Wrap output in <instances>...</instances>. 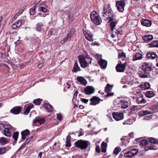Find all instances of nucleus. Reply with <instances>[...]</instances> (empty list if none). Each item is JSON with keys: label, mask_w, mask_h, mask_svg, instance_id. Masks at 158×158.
<instances>
[{"label": "nucleus", "mask_w": 158, "mask_h": 158, "mask_svg": "<svg viewBox=\"0 0 158 158\" xmlns=\"http://www.w3.org/2000/svg\"><path fill=\"white\" fill-rule=\"evenodd\" d=\"M102 14L103 17L106 19H109L110 22H111L114 21V17L115 15L111 9L110 4L105 5Z\"/></svg>", "instance_id": "1"}, {"label": "nucleus", "mask_w": 158, "mask_h": 158, "mask_svg": "<svg viewBox=\"0 0 158 158\" xmlns=\"http://www.w3.org/2000/svg\"><path fill=\"white\" fill-rule=\"evenodd\" d=\"M141 69L145 73L139 74V77L141 78L148 77L149 76V72L153 69L152 65L149 63L144 62L141 65Z\"/></svg>", "instance_id": "2"}, {"label": "nucleus", "mask_w": 158, "mask_h": 158, "mask_svg": "<svg viewBox=\"0 0 158 158\" xmlns=\"http://www.w3.org/2000/svg\"><path fill=\"white\" fill-rule=\"evenodd\" d=\"M90 17L92 21L96 25H99L101 23L102 20L101 17L96 11H92L90 13Z\"/></svg>", "instance_id": "3"}, {"label": "nucleus", "mask_w": 158, "mask_h": 158, "mask_svg": "<svg viewBox=\"0 0 158 158\" xmlns=\"http://www.w3.org/2000/svg\"><path fill=\"white\" fill-rule=\"evenodd\" d=\"M90 145V143L89 141L81 139L77 140L74 143L75 147L82 150L86 149Z\"/></svg>", "instance_id": "4"}, {"label": "nucleus", "mask_w": 158, "mask_h": 158, "mask_svg": "<svg viewBox=\"0 0 158 158\" xmlns=\"http://www.w3.org/2000/svg\"><path fill=\"white\" fill-rule=\"evenodd\" d=\"M118 21V20H115L111 22L110 24L111 30L114 32L117 35L120 36L123 33V31L120 27L118 28H115L116 25L117 24Z\"/></svg>", "instance_id": "5"}, {"label": "nucleus", "mask_w": 158, "mask_h": 158, "mask_svg": "<svg viewBox=\"0 0 158 158\" xmlns=\"http://www.w3.org/2000/svg\"><path fill=\"white\" fill-rule=\"evenodd\" d=\"M15 130L11 125H8L2 133L5 135L10 137Z\"/></svg>", "instance_id": "6"}, {"label": "nucleus", "mask_w": 158, "mask_h": 158, "mask_svg": "<svg viewBox=\"0 0 158 158\" xmlns=\"http://www.w3.org/2000/svg\"><path fill=\"white\" fill-rule=\"evenodd\" d=\"M78 59L80 63L81 66L83 68H85L87 67L89 64H91L89 62V60H88L87 59L84 57L79 55L78 56Z\"/></svg>", "instance_id": "7"}, {"label": "nucleus", "mask_w": 158, "mask_h": 158, "mask_svg": "<svg viewBox=\"0 0 158 158\" xmlns=\"http://www.w3.org/2000/svg\"><path fill=\"white\" fill-rule=\"evenodd\" d=\"M36 5L37 6L39 12H41L44 13L47 12L48 9L47 7H45L46 5L44 2L39 1L36 3Z\"/></svg>", "instance_id": "8"}, {"label": "nucleus", "mask_w": 158, "mask_h": 158, "mask_svg": "<svg viewBox=\"0 0 158 158\" xmlns=\"http://www.w3.org/2000/svg\"><path fill=\"white\" fill-rule=\"evenodd\" d=\"M125 0H119L116 1V6L118 10L120 12H123L124 11L125 6Z\"/></svg>", "instance_id": "9"}, {"label": "nucleus", "mask_w": 158, "mask_h": 158, "mask_svg": "<svg viewBox=\"0 0 158 158\" xmlns=\"http://www.w3.org/2000/svg\"><path fill=\"white\" fill-rule=\"evenodd\" d=\"M133 99L138 104L145 103L146 101L143 98L142 94L139 93L137 96H135L132 97Z\"/></svg>", "instance_id": "10"}, {"label": "nucleus", "mask_w": 158, "mask_h": 158, "mask_svg": "<svg viewBox=\"0 0 158 158\" xmlns=\"http://www.w3.org/2000/svg\"><path fill=\"white\" fill-rule=\"evenodd\" d=\"M82 32L83 35L85 38L89 41H93V34L89 30H86L85 28L83 29L82 30Z\"/></svg>", "instance_id": "11"}, {"label": "nucleus", "mask_w": 158, "mask_h": 158, "mask_svg": "<svg viewBox=\"0 0 158 158\" xmlns=\"http://www.w3.org/2000/svg\"><path fill=\"white\" fill-rule=\"evenodd\" d=\"M112 115L114 118L117 121L121 120L124 118V115L123 113L114 112L113 113Z\"/></svg>", "instance_id": "12"}, {"label": "nucleus", "mask_w": 158, "mask_h": 158, "mask_svg": "<svg viewBox=\"0 0 158 158\" xmlns=\"http://www.w3.org/2000/svg\"><path fill=\"white\" fill-rule=\"evenodd\" d=\"M138 152V150L137 149H133L125 153L124 154V156L126 157H132L137 154Z\"/></svg>", "instance_id": "13"}, {"label": "nucleus", "mask_w": 158, "mask_h": 158, "mask_svg": "<svg viewBox=\"0 0 158 158\" xmlns=\"http://www.w3.org/2000/svg\"><path fill=\"white\" fill-rule=\"evenodd\" d=\"M126 67L125 63L122 64L121 63L118 64L116 67V69L117 72H123Z\"/></svg>", "instance_id": "14"}, {"label": "nucleus", "mask_w": 158, "mask_h": 158, "mask_svg": "<svg viewBox=\"0 0 158 158\" xmlns=\"http://www.w3.org/2000/svg\"><path fill=\"white\" fill-rule=\"evenodd\" d=\"M90 100L91 102L90 103V105L95 106L99 103L101 99L99 97L94 96L91 98Z\"/></svg>", "instance_id": "15"}, {"label": "nucleus", "mask_w": 158, "mask_h": 158, "mask_svg": "<svg viewBox=\"0 0 158 158\" xmlns=\"http://www.w3.org/2000/svg\"><path fill=\"white\" fill-rule=\"evenodd\" d=\"M95 92V89L92 86H88L84 89V92L85 94L89 95L94 93Z\"/></svg>", "instance_id": "16"}, {"label": "nucleus", "mask_w": 158, "mask_h": 158, "mask_svg": "<svg viewBox=\"0 0 158 158\" xmlns=\"http://www.w3.org/2000/svg\"><path fill=\"white\" fill-rule=\"evenodd\" d=\"M112 89V87L111 85L108 84L105 89V92L107 93V94L106 96V97H109L114 95L113 93H110Z\"/></svg>", "instance_id": "17"}, {"label": "nucleus", "mask_w": 158, "mask_h": 158, "mask_svg": "<svg viewBox=\"0 0 158 158\" xmlns=\"http://www.w3.org/2000/svg\"><path fill=\"white\" fill-rule=\"evenodd\" d=\"M142 25L146 27H150L152 25V22L148 19H143L141 20Z\"/></svg>", "instance_id": "18"}, {"label": "nucleus", "mask_w": 158, "mask_h": 158, "mask_svg": "<svg viewBox=\"0 0 158 158\" xmlns=\"http://www.w3.org/2000/svg\"><path fill=\"white\" fill-rule=\"evenodd\" d=\"M119 104L121 106L122 109H126L128 107L130 103L127 100H121L119 101Z\"/></svg>", "instance_id": "19"}, {"label": "nucleus", "mask_w": 158, "mask_h": 158, "mask_svg": "<svg viewBox=\"0 0 158 158\" xmlns=\"http://www.w3.org/2000/svg\"><path fill=\"white\" fill-rule=\"evenodd\" d=\"M21 109V107L15 106L10 111L11 113L15 114H18L20 113Z\"/></svg>", "instance_id": "20"}, {"label": "nucleus", "mask_w": 158, "mask_h": 158, "mask_svg": "<svg viewBox=\"0 0 158 158\" xmlns=\"http://www.w3.org/2000/svg\"><path fill=\"white\" fill-rule=\"evenodd\" d=\"M98 63L103 69H105L107 66V61L106 60L102 59H101L98 61Z\"/></svg>", "instance_id": "21"}, {"label": "nucleus", "mask_w": 158, "mask_h": 158, "mask_svg": "<svg viewBox=\"0 0 158 158\" xmlns=\"http://www.w3.org/2000/svg\"><path fill=\"white\" fill-rule=\"evenodd\" d=\"M146 57L148 59L153 60L157 57V55L155 52L150 51L148 52Z\"/></svg>", "instance_id": "22"}, {"label": "nucleus", "mask_w": 158, "mask_h": 158, "mask_svg": "<svg viewBox=\"0 0 158 158\" xmlns=\"http://www.w3.org/2000/svg\"><path fill=\"white\" fill-rule=\"evenodd\" d=\"M145 95L147 98H151L156 95V91L147 90L145 93Z\"/></svg>", "instance_id": "23"}, {"label": "nucleus", "mask_w": 158, "mask_h": 158, "mask_svg": "<svg viewBox=\"0 0 158 158\" xmlns=\"http://www.w3.org/2000/svg\"><path fill=\"white\" fill-rule=\"evenodd\" d=\"M45 122V119L44 118H41L40 117H36L33 120V123H39L40 125H41Z\"/></svg>", "instance_id": "24"}, {"label": "nucleus", "mask_w": 158, "mask_h": 158, "mask_svg": "<svg viewBox=\"0 0 158 158\" xmlns=\"http://www.w3.org/2000/svg\"><path fill=\"white\" fill-rule=\"evenodd\" d=\"M142 38L145 43H148L153 39V36L152 35H146L143 36Z\"/></svg>", "instance_id": "25"}, {"label": "nucleus", "mask_w": 158, "mask_h": 158, "mask_svg": "<svg viewBox=\"0 0 158 158\" xmlns=\"http://www.w3.org/2000/svg\"><path fill=\"white\" fill-rule=\"evenodd\" d=\"M143 58V55L140 53H136L132 57V60L133 61L141 59Z\"/></svg>", "instance_id": "26"}, {"label": "nucleus", "mask_w": 158, "mask_h": 158, "mask_svg": "<svg viewBox=\"0 0 158 158\" xmlns=\"http://www.w3.org/2000/svg\"><path fill=\"white\" fill-rule=\"evenodd\" d=\"M77 80L81 84L83 85H85L87 84V82L86 80L82 77L77 76Z\"/></svg>", "instance_id": "27"}, {"label": "nucleus", "mask_w": 158, "mask_h": 158, "mask_svg": "<svg viewBox=\"0 0 158 158\" xmlns=\"http://www.w3.org/2000/svg\"><path fill=\"white\" fill-rule=\"evenodd\" d=\"M154 113L153 112L149 111L147 110H142L139 113V115L140 117L144 116L147 114H152Z\"/></svg>", "instance_id": "28"}, {"label": "nucleus", "mask_w": 158, "mask_h": 158, "mask_svg": "<svg viewBox=\"0 0 158 158\" xmlns=\"http://www.w3.org/2000/svg\"><path fill=\"white\" fill-rule=\"evenodd\" d=\"M148 45L150 48H158V40H154L149 44Z\"/></svg>", "instance_id": "29"}, {"label": "nucleus", "mask_w": 158, "mask_h": 158, "mask_svg": "<svg viewBox=\"0 0 158 158\" xmlns=\"http://www.w3.org/2000/svg\"><path fill=\"white\" fill-rule=\"evenodd\" d=\"M30 131L28 130L23 131L21 133L22 139L24 140L26 138V137L30 134Z\"/></svg>", "instance_id": "30"}, {"label": "nucleus", "mask_w": 158, "mask_h": 158, "mask_svg": "<svg viewBox=\"0 0 158 158\" xmlns=\"http://www.w3.org/2000/svg\"><path fill=\"white\" fill-rule=\"evenodd\" d=\"M141 88L142 89H148L150 87V84L147 82H145L141 84Z\"/></svg>", "instance_id": "31"}, {"label": "nucleus", "mask_w": 158, "mask_h": 158, "mask_svg": "<svg viewBox=\"0 0 158 158\" xmlns=\"http://www.w3.org/2000/svg\"><path fill=\"white\" fill-rule=\"evenodd\" d=\"M44 107L48 112H51L53 110V108L52 106L47 103L44 104Z\"/></svg>", "instance_id": "32"}, {"label": "nucleus", "mask_w": 158, "mask_h": 158, "mask_svg": "<svg viewBox=\"0 0 158 158\" xmlns=\"http://www.w3.org/2000/svg\"><path fill=\"white\" fill-rule=\"evenodd\" d=\"M34 106V105L32 104H30L29 105L27 106L26 108L24 114H27L29 113L30 110Z\"/></svg>", "instance_id": "33"}, {"label": "nucleus", "mask_w": 158, "mask_h": 158, "mask_svg": "<svg viewBox=\"0 0 158 158\" xmlns=\"http://www.w3.org/2000/svg\"><path fill=\"white\" fill-rule=\"evenodd\" d=\"M70 138V136L69 135L66 137L65 144V146L66 147H70L71 146Z\"/></svg>", "instance_id": "34"}, {"label": "nucleus", "mask_w": 158, "mask_h": 158, "mask_svg": "<svg viewBox=\"0 0 158 158\" xmlns=\"http://www.w3.org/2000/svg\"><path fill=\"white\" fill-rule=\"evenodd\" d=\"M158 148V147H156L154 144L148 146V148L146 147L145 148V150L146 151H148L149 150H156Z\"/></svg>", "instance_id": "35"}, {"label": "nucleus", "mask_w": 158, "mask_h": 158, "mask_svg": "<svg viewBox=\"0 0 158 158\" xmlns=\"http://www.w3.org/2000/svg\"><path fill=\"white\" fill-rule=\"evenodd\" d=\"M80 69L79 67L77 62L76 61L73 67V69L72 70V71L73 72H77L79 71Z\"/></svg>", "instance_id": "36"}, {"label": "nucleus", "mask_w": 158, "mask_h": 158, "mask_svg": "<svg viewBox=\"0 0 158 158\" xmlns=\"http://www.w3.org/2000/svg\"><path fill=\"white\" fill-rule=\"evenodd\" d=\"M83 55L84 56V57H85L86 58H85L87 59V60H89V63H91L92 59L90 57V56L88 55L87 52L86 51H84L83 52Z\"/></svg>", "instance_id": "37"}, {"label": "nucleus", "mask_w": 158, "mask_h": 158, "mask_svg": "<svg viewBox=\"0 0 158 158\" xmlns=\"http://www.w3.org/2000/svg\"><path fill=\"white\" fill-rule=\"evenodd\" d=\"M8 143L7 139L4 137H0V144L3 145H4Z\"/></svg>", "instance_id": "38"}, {"label": "nucleus", "mask_w": 158, "mask_h": 158, "mask_svg": "<svg viewBox=\"0 0 158 158\" xmlns=\"http://www.w3.org/2000/svg\"><path fill=\"white\" fill-rule=\"evenodd\" d=\"M43 26V24L41 22L38 23L36 25V30L40 32V31L41 27Z\"/></svg>", "instance_id": "39"}, {"label": "nucleus", "mask_w": 158, "mask_h": 158, "mask_svg": "<svg viewBox=\"0 0 158 158\" xmlns=\"http://www.w3.org/2000/svg\"><path fill=\"white\" fill-rule=\"evenodd\" d=\"M37 6L36 5V3L32 8H31L30 10V14L31 15H33L35 13V8L37 7Z\"/></svg>", "instance_id": "40"}, {"label": "nucleus", "mask_w": 158, "mask_h": 158, "mask_svg": "<svg viewBox=\"0 0 158 158\" xmlns=\"http://www.w3.org/2000/svg\"><path fill=\"white\" fill-rule=\"evenodd\" d=\"M150 143L155 144H158V139H155L154 138H150L149 139Z\"/></svg>", "instance_id": "41"}, {"label": "nucleus", "mask_w": 158, "mask_h": 158, "mask_svg": "<svg viewBox=\"0 0 158 158\" xmlns=\"http://www.w3.org/2000/svg\"><path fill=\"white\" fill-rule=\"evenodd\" d=\"M148 142L147 140L146 139L142 140L140 141L139 145L142 146H146L148 145Z\"/></svg>", "instance_id": "42"}, {"label": "nucleus", "mask_w": 158, "mask_h": 158, "mask_svg": "<svg viewBox=\"0 0 158 158\" xmlns=\"http://www.w3.org/2000/svg\"><path fill=\"white\" fill-rule=\"evenodd\" d=\"M75 30L74 28H72L69 31V33L67 35L69 38H70L74 34Z\"/></svg>", "instance_id": "43"}, {"label": "nucleus", "mask_w": 158, "mask_h": 158, "mask_svg": "<svg viewBox=\"0 0 158 158\" xmlns=\"http://www.w3.org/2000/svg\"><path fill=\"white\" fill-rule=\"evenodd\" d=\"M23 19H25L26 16H24L23 17ZM22 20V18H21V19L20 20H18L15 23V24L18 26V27H19L22 25L23 22L21 21Z\"/></svg>", "instance_id": "44"}, {"label": "nucleus", "mask_w": 158, "mask_h": 158, "mask_svg": "<svg viewBox=\"0 0 158 158\" xmlns=\"http://www.w3.org/2000/svg\"><path fill=\"white\" fill-rule=\"evenodd\" d=\"M19 133L18 131H16L13 133L12 137L14 138L15 141H16L18 139Z\"/></svg>", "instance_id": "45"}, {"label": "nucleus", "mask_w": 158, "mask_h": 158, "mask_svg": "<svg viewBox=\"0 0 158 158\" xmlns=\"http://www.w3.org/2000/svg\"><path fill=\"white\" fill-rule=\"evenodd\" d=\"M102 148V149H103V150H102V151L103 152H105L106 151V147L107 146L106 143L104 142H103L101 144Z\"/></svg>", "instance_id": "46"}, {"label": "nucleus", "mask_w": 158, "mask_h": 158, "mask_svg": "<svg viewBox=\"0 0 158 158\" xmlns=\"http://www.w3.org/2000/svg\"><path fill=\"white\" fill-rule=\"evenodd\" d=\"M5 123V122H3L2 123L0 124V130L2 131V132L8 125Z\"/></svg>", "instance_id": "47"}, {"label": "nucleus", "mask_w": 158, "mask_h": 158, "mask_svg": "<svg viewBox=\"0 0 158 158\" xmlns=\"http://www.w3.org/2000/svg\"><path fill=\"white\" fill-rule=\"evenodd\" d=\"M7 150H6L5 147H0V155H2L5 153Z\"/></svg>", "instance_id": "48"}, {"label": "nucleus", "mask_w": 158, "mask_h": 158, "mask_svg": "<svg viewBox=\"0 0 158 158\" xmlns=\"http://www.w3.org/2000/svg\"><path fill=\"white\" fill-rule=\"evenodd\" d=\"M133 123V121L132 119H128L127 120L125 121L123 123L124 125H131Z\"/></svg>", "instance_id": "49"}, {"label": "nucleus", "mask_w": 158, "mask_h": 158, "mask_svg": "<svg viewBox=\"0 0 158 158\" xmlns=\"http://www.w3.org/2000/svg\"><path fill=\"white\" fill-rule=\"evenodd\" d=\"M41 100L38 98L35 100H34L33 102L34 104L37 105H39L41 104Z\"/></svg>", "instance_id": "50"}, {"label": "nucleus", "mask_w": 158, "mask_h": 158, "mask_svg": "<svg viewBox=\"0 0 158 158\" xmlns=\"http://www.w3.org/2000/svg\"><path fill=\"white\" fill-rule=\"evenodd\" d=\"M121 150V149L120 147H117L114 149V153L115 154L117 155Z\"/></svg>", "instance_id": "51"}, {"label": "nucleus", "mask_w": 158, "mask_h": 158, "mask_svg": "<svg viewBox=\"0 0 158 158\" xmlns=\"http://www.w3.org/2000/svg\"><path fill=\"white\" fill-rule=\"evenodd\" d=\"M152 118V115L145 116L143 117V119L145 120H149Z\"/></svg>", "instance_id": "52"}, {"label": "nucleus", "mask_w": 158, "mask_h": 158, "mask_svg": "<svg viewBox=\"0 0 158 158\" xmlns=\"http://www.w3.org/2000/svg\"><path fill=\"white\" fill-rule=\"evenodd\" d=\"M121 82L123 84H126L127 82V78L126 77H123L121 80Z\"/></svg>", "instance_id": "53"}, {"label": "nucleus", "mask_w": 158, "mask_h": 158, "mask_svg": "<svg viewBox=\"0 0 158 158\" xmlns=\"http://www.w3.org/2000/svg\"><path fill=\"white\" fill-rule=\"evenodd\" d=\"M126 55L123 52H121L120 54L119 53L118 55V58H120L121 57H125Z\"/></svg>", "instance_id": "54"}, {"label": "nucleus", "mask_w": 158, "mask_h": 158, "mask_svg": "<svg viewBox=\"0 0 158 158\" xmlns=\"http://www.w3.org/2000/svg\"><path fill=\"white\" fill-rule=\"evenodd\" d=\"M62 115L61 114H57V118L60 120L61 121L62 119Z\"/></svg>", "instance_id": "55"}, {"label": "nucleus", "mask_w": 158, "mask_h": 158, "mask_svg": "<svg viewBox=\"0 0 158 158\" xmlns=\"http://www.w3.org/2000/svg\"><path fill=\"white\" fill-rule=\"evenodd\" d=\"M131 81H132V85H135L139 84L138 81H137L135 79H133V80Z\"/></svg>", "instance_id": "56"}, {"label": "nucleus", "mask_w": 158, "mask_h": 158, "mask_svg": "<svg viewBox=\"0 0 158 158\" xmlns=\"http://www.w3.org/2000/svg\"><path fill=\"white\" fill-rule=\"evenodd\" d=\"M77 90L74 94L73 96V101H74L76 99V98L77 97Z\"/></svg>", "instance_id": "57"}, {"label": "nucleus", "mask_w": 158, "mask_h": 158, "mask_svg": "<svg viewBox=\"0 0 158 158\" xmlns=\"http://www.w3.org/2000/svg\"><path fill=\"white\" fill-rule=\"evenodd\" d=\"M100 44L98 42H97L96 41H95L94 43L91 44V45L92 46H94V45H97L98 46Z\"/></svg>", "instance_id": "58"}, {"label": "nucleus", "mask_w": 158, "mask_h": 158, "mask_svg": "<svg viewBox=\"0 0 158 158\" xmlns=\"http://www.w3.org/2000/svg\"><path fill=\"white\" fill-rule=\"evenodd\" d=\"M23 10H19L17 13L16 14V16H19L23 12Z\"/></svg>", "instance_id": "59"}, {"label": "nucleus", "mask_w": 158, "mask_h": 158, "mask_svg": "<svg viewBox=\"0 0 158 158\" xmlns=\"http://www.w3.org/2000/svg\"><path fill=\"white\" fill-rule=\"evenodd\" d=\"M81 101L83 102L85 104L89 100L87 99H85L84 98H81Z\"/></svg>", "instance_id": "60"}, {"label": "nucleus", "mask_w": 158, "mask_h": 158, "mask_svg": "<svg viewBox=\"0 0 158 158\" xmlns=\"http://www.w3.org/2000/svg\"><path fill=\"white\" fill-rule=\"evenodd\" d=\"M11 27L13 29H16L18 28V26H17V25L15 24V23L12 24L11 26Z\"/></svg>", "instance_id": "61"}, {"label": "nucleus", "mask_w": 158, "mask_h": 158, "mask_svg": "<svg viewBox=\"0 0 158 158\" xmlns=\"http://www.w3.org/2000/svg\"><path fill=\"white\" fill-rule=\"evenodd\" d=\"M42 15V14L41 13H39L37 15L35 16V17H34V18L33 19H35V18H36L39 15H40L41 16H43V17H45L46 16V15L45 14H44L42 16H41Z\"/></svg>", "instance_id": "62"}, {"label": "nucleus", "mask_w": 158, "mask_h": 158, "mask_svg": "<svg viewBox=\"0 0 158 158\" xmlns=\"http://www.w3.org/2000/svg\"><path fill=\"white\" fill-rule=\"evenodd\" d=\"M151 112H153L154 113H154L155 112H158V103L157 104L156 107L154 109V111H152Z\"/></svg>", "instance_id": "63"}, {"label": "nucleus", "mask_w": 158, "mask_h": 158, "mask_svg": "<svg viewBox=\"0 0 158 158\" xmlns=\"http://www.w3.org/2000/svg\"><path fill=\"white\" fill-rule=\"evenodd\" d=\"M66 15L68 17L69 20H70L72 17V16L69 13H67Z\"/></svg>", "instance_id": "64"}]
</instances>
